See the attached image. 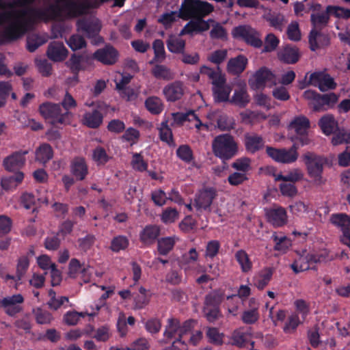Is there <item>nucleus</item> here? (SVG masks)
<instances>
[{"label":"nucleus","mask_w":350,"mask_h":350,"mask_svg":"<svg viewBox=\"0 0 350 350\" xmlns=\"http://www.w3.org/2000/svg\"><path fill=\"white\" fill-rule=\"evenodd\" d=\"M302 159L310 178L316 185H321L323 183L322 174L324 166L327 163V159L313 152H306L302 155Z\"/></svg>","instance_id":"obj_5"},{"label":"nucleus","mask_w":350,"mask_h":350,"mask_svg":"<svg viewBox=\"0 0 350 350\" xmlns=\"http://www.w3.org/2000/svg\"><path fill=\"white\" fill-rule=\"evenodd\" d=\"M68 45L73 51L81 49L85 46L86 43L84 38L79 35H72L67 41Z\"/></svg>","instance_id":"obj_64"},{"label":"nucleus","mask_w":350,"mask_h":350,"mask_svg":"<svg viewBox=\"0 0 350 350\" xmlns=\"http://www.w3.org/2000/svg\"><path fill=\"white\" fill-rule=\"evenodd\" d=\"M94 57L104 64H113L118 59V51L111 46H106L98 49Z\"/></svg>","instance_id":"obj_19"},{"label":"nucleus","mask_w":350,"mask_h":350,"mask_svg":"<svg viewBox=\"0 0 350 350\" xmlns=\"http://www.w3.org/2000/svg\"><path fill=\"white\" fill-rule=\"evenodd\" d=\"M48 57L54 62L64 60L68 55V50L60 42H53L49 44L46 51Z\"/></svg>","instance_id":"obj_21"},{"label":"nucleus","mask_w":350,"mask_h":350,"mask_svg":"<svg viewBox=\"0 0 350 350\" xmlns=\"http://www.w3.org/2000/svg\"><path fill=\"white\" fill-rule=\"evenodd\" d=\"M152 74L154 77L165 81L174 79L175 73L168 67L162 64H157L152 69Z\"/></svg>","instance_id":"obj_36"},{"label":"nucleus","mask_w":350,"mask_h":350,"mask_svg":"<svg viewBox=\"0 0 350 350\" xmlns=\"http://www.w3.org/2000/svg\"><path fill=\"white\" fill-rule=\"evenodd\" d=\"M301 321L297 314H292L287 319L284 327V332L287 334H291L295 331Z\"/></svg>","instance_id":"obj_60"},{"label":"nucleus","mask_w":350,"mask_h":350,"mask_svg":"<svg viewBox=\"0 0 350 350\" xmlns=\"http://www.w3.org/2000/svg\"><path fill=\"white\" fill-rule=\"evenodd\" d=\"M250 96L246 88L240 87L234 90L230 102L239 107H245L250 103Z\"/></svg>","instance_id":"obj_34"},{"label":"nucleus","mask_w":350,"mask_h":350,"mask_svg":"<svg viewBox=\"0 0 350 350\" xmlns=\"http://www.w3.org/2000/svg\"><path fill=\"white\" fill-rule=\"evenodd\" d=\"M53 155L52 148L48 144H41L36 150V159L42 163L48 162Z\"/></svg>","instance_id":"obj_41"},{"label":"nucleus","mask_w":350,"mask_h":350,"mask_svg":"<svg viewBox=\"0 0 350 350\" xmlns=\"http://www.w3.org/2000/svg\"><path fill=\"white\" fill-rule=\"evenodd\" d=\"M231 90V88L226 84V79L213 86L212 91L215 101L217 103L230 101L229 96Z\"/></svg>","instance_id":"obj_24"},{"label":"nucleus","mask_w":350,"mask_h":350,"mask_svg":"<svg viewBox=\"0 0 350 350\" xmlns=\"http://www.w3.org/2000/svg\"><path fill=\"white\" fill-rule=\"evenodd\" d=\"M37 200L40 202L41 203L48 204L49 202L47 198H44V200H42L41 198H37ZM36 201V198L31 193H25L21 197V204L26 210L32 209L33 213H34L37 210Z\"/></svg>","instance_id":"obj_45"},{"label":"nucleus","mask_w":350,"mask_h":350,"mask_svg":"<svg viewBox=\"0 0 350 350\" xmlns=\"http://www.w3.org/2000/svg\"><path fill=\"white\" fill-rule=\"evenodd\" d=\"M213 152L215 157L223 161H228L238 154V144L230 134L216 136L212 142Z\"/></svg>","instance_id":"obj_4"},{"label":"nucleus","mask_w":350,"mask_h":350,"mask_svg":"<svg viewBox=\"0 0 350 350\" xmlns=\"http://www.w3.org/2000/svg\"><path fill=\"white\" fill-rule=\"evenodd\" d=\"M36 0H13L4 2L0 0V25L7 24L3 35L10 40H16L23 36L30 28L31 20L27 17L30 12L34 18L40 19L32 12L33 8L28 6Z\"/></svg>","instance_id":"obj_1"},{"label":"nucleus","mask_w":350,"mask_h":350,"mask_svg":"<svg viewBox=\"0 0 350 350\" xmlns=\"http://www.w3.org/2000/svg\"><path fill=\"white\" fill-rule=\"evenodd\" d=\"M297 258H295L291 267L296 273L308 270L313 263L320 262V257L308 252L306 250L297 251Z\"/></svg>","instance_id":"obj_12"},{"label":"nucleus","mask_w":350,"mask_h":350,"mask_svg":"<svg viewBox=\"0 0 350 350\" xmlns=\"http://www.w3.org/2000/svg\"><path fill=\"white\" fill-rule=\"evenodd\" d=\"M234 120L232 117L221 114L217 119V126L222 131H230L234 127Z\"/></svg>","instance_id":"obj_59"},{"label":"nucleus","mask_w":350,"mask_h":350,"mask_svg":"<svg viewBox=\"0 0 350 350\" xmlns=\"http://www.w3.org/2000/svg\"><path fill=\"white\" fill-rule=\"evenodd\" d=\"M229 302L227 304V310L229 314L232 316H237L239 309L241 301L236 295L228 297Z\"/></svg>","instance_id":"obj_63"},{"label":"nucleus","mask_w":350,"mask_h":350,"mask_svg":"<svg viewBox=\"0 0 350 350\" xmlns=\"http://www.w3.org/2000/svg\"><path fill=\"white\" fill-rule=\"evenodd\" d=\"M159 130V137L162 142H166L170 146L174 144L172 131L167 124V121L162 122Z\"/></svg>","instance_id":"obj_52"},{"label":"nucleus","mask_w":350,"mask_h":350,"mask_svg":"<svg viewBox=\"0 0 350 350\" xmlns=\"http://www.w3.org/2000/svg\"><path fill=\"white\" fill-rule=\"evenodd\" d=\"M103 116L98 109L86 111L83 116V124L91 129H96L103 123Z\"/></svg>","instance_id":"obj_27"},{"label":"nucleus","mask_w":350,"mask_h":350,"mask_svg":"<svg viewBox=\"0 0 350 350\" xmlns=\"http://www.w3.org/2000/svg\"><path fill=\"white\" fill-rule=\"evenodd\" d=\"M129 245V240L126 237L118 236L114 237L111 243L110 248L114 252L125 250Z\"/></svg>","instance_id":"obj_58"},{"label":"nucleus","mask_w":350,"mask_h":350,"mask_svg":"<svg viewBox=\"0 0 350 350\" xmlns=\"http://www.w3.org/2000/svg\"><path fill=\"white\" fill-rule=\"evenodd\" d=\"M198 3V0H184L180 9V17L185 20L189 18L194 20L195 15H196Z\"/></svg>","instance_id":"obj_31"},{"label":"nucleus","mask_w":350,"mask_h":350,"mask_svg":"<svg viewBox=\"0 0 350 350\" xmlns=\"http://www.w3.org/2000/svg\"><path fill=\"white\" fill-rule=\"evenodd\" d=\"M251 308L245 310L241 316V320L245 324H253L259 319L258 304L256 303L254 299H250Z\"/></svg>","instance_id":"obj_32"},{"label":"nucleus","mask_w":350,"mask_h":350,"mask_svg":"<svg viewBox=\"0 0 350 350\" xmlns=\"http://www.w3.org/2000/svg\"><path fill=\"white\" fill-rule=\"evenodd\" d=\"M173 118V124H181L185 121H191L193 119H196L197 117L193 111H189L187 113L176 112L172 113Z\"/></svg>","instance_id":"obj_57"},{"label":"nucleus","mask_w":350,"mask_h":350,"mask_svg":"<svg viewBox=\"0 0 350 350\" xmlns=\"http://www.w3.org/2000/svg\"><path fill=\"white\" fill-rule=\"evenodd\" d=\"M266 21L275 29L282 31L287 23L283 14L276 12L269 13L265 16Z\"/></svg>","instance_id":"obj_35"},{"label":"nucleus","mask_w":350,"mask_h":350,"mask_svg":"<svg viewBox=\"0 0 350 350\" xmlns=\"http://www.w3.org/2000/svg\"><path fill=\"white\" fill-rule=\"evenodd\" d=\"M319 126L326 135H331L338 129V122L332 114L323 116L319 121Z\"/></svg>","instance_id":"obj_30"},{"label":"nucleus","mask_w":350,"mask_h":350,"mask_svg":"<svg viewBox=\"0 0 350 350\" xmlns=\"http://www.w3.org/2000/svg\"><path fill=\"white\" fill-rule=\"evenodd\" d=\"M71 172L79 180H83L88 173V168L85 159L81 157H77L71 163Z\"/></svg>","instance_id":"obj_28"},{"label":"nucleus","mask_w":350,"mask_h":350,"mask_svg":"<svg viewBox=\"0 0 350 350\" xmlns=\"http://www.w3.org/2000/svg\"><path fill=\"white\" fill-rule=\"evenodd\" d=\"M277 80L273 72L265 67H262L250 78L249 85L254 90H262L267 85H276Z\"/></svg>","instance_id":"obj_8"},{"label":"nucleus","mask_w":350,"mask_h":350,"mask_svg":"<svg viewBox=\"0 0 350 350\" xmlns=\"http://www.w3.org/2000/svg\"><path fill=\"white\" fill-rule=\"evenodd\" d=\"M166 44L168 50L174 53H183L185 47V41L174 36H170Z\"/></svg>","instance_id":"obj_43"},{"label":"nucleus","mask_w":350,"mask_h":350,"mask_svg":"<svg viewBox=\"0 0 350 350\" xmlns=\"http://www.w3.org/2000/svg\"><path fill=\"white\" fill-rule=\"evenodd\" d=\"M241 120L245 124H252L259 119H265L266 116L260 112L246 110L240 113Z\"/></svg>","instance_id":"obj_51"},{"label":"nucleus","mask_w":350,"mask_h":350,"mask_svg":"<svg viewBox=\"0 0 350 350\" xmlns=\"http://www.w3.org/2000/svg\"><path fill=\"white\" fill-rule=\"evenodd\" d=\"M278 58L282 62L293 64L298 62L300 57L299 49L292 45H286L278 52Z\"/></svg>","instance_id":"obj_23"},{"label":"nucleus","mask_w":350,"mask_h":350,"mask_svg":"<svg viewBox=\"0 0 350 350\" xmlns=\"http://www.w3.org/2000/svg\"><path fill=\"white\" fill-rule=\"evenodd\" d=\"M160 228L157 226L150 225L146 226L140 233L141 241L146 244L152 243L159 237Z\"/></svg>","instance_id":"obj_33"},{"label":"nucleus","mask_w":350,"mask_h":350,"mask_svg":"<svg viewBox=\"0 0 350 350\" xmlns=\"http://www.w3.org/2000/svg\"><path fill=\"white\" fill-rule=\"evenodd\" d=\"M185 94V85L180 81H175L166 85L163 94L167 102H176L182 98Z\"/></svg>","instance_id":"obj_17"},{"label":"nucleus","mask_w":350,"mask_h":350,"mask_svg":"<svg viewBox=\"0 0 350 350\" xmlns=\"http://www.w3.org/2000/svg\"><path fill=\"white\" fill-rule=\"evenodd\" d=\"M245 146L247 151L253 154L263 148L265 140L256 133H247L245 135Z\"/></svg>","instance_id":"obj_25"},{"label":"nucleus","mask_w":350,"mask_h":350,"mask_svg":"<svg viewBox=\"0 0 350 350\" xmlns=\"http://www.w3.org/2000/svg\"><path fill=\"white\" fill-rule=\"evenodd\" d=\"M271 238L275 243L274 250L279 252L280 254L286 253L291 247V241L285 236H279L274 233Z\"/></svg>","instance_id":"obj_40"},{"label":"nucleus","mask_w":350,"mask_h":350,"mask_svg":"<svg viewBox=\"0 0 350 350\" xmlns=\"http://www.w3.org/2000/svg\"><path fill=\"white\" fill-rule=\"evenodd\" d=\"M92 157L93 159L99 165H105L110 159L105 150L100 146L94 150Z\"/></svg>","instance_id":"obj_62"},{"label":"nucleus","mask_w":350,"mask_h":350,"mask_svg":"<svg viewBox=\"0 0 350 350\" xmlns=\"http://www.w3.org/2000/svg\"><path fill=\"white\" fill-rule=\"evenodd\" d=\"M332 223L342 232L340 241L350 247V220H332Z\"/></svg>","instance_id":"obj_42"},{"label":"nucleus","mask_w":350,"mask_h":350,"mask_svg":"<svg viewBox=\"0 0 350 350\" xmlns=\"http://www.w3.org/2000/svg\"><path fill=\"white\" fill-rule=\"evenodd\" d=\"M28 150H19L6 157L3 161V166L8 172H14L21 168L26 162L25 156Z\"/></svg>","instance_id":"obj_16"},{"label":"nucleus","mask_w":350,"mask_h":350,"mask_svg":"<svg viewBox=\"0 0 350 350\" xmlns=\"http://www.w3.org/2000/svg\"><path fill=\"white\" fill-rule=\"evenodd\" d=\"M336 8L333 5H328L323 12H312L310 15V22L312 25V29L322 30L327 26L330 16L336 13Z\"/></svg>","instance_id":"obj_14"},{"label":"nucleus","mask_w":350,"mask_h":350,"mask_svg":"<svg viewBox=\"0 0 350 350\" xmlns=\"http://www.w3.org/2000/svg\"><path fill=\"white\" fill-rule=\"evenodd\" d=\"M147 110L152 114H159L163 109L162 100L157 96H150L145 101Z\"/></svg>","instance_id":"obj_46"},{"label":"nucleus","mask_w":350,"mask_h":350,"mask_svg":"<svg viewBox=\"0 0 350 350\" xmlns=\"http://www.w3.org/2000/svg\"><path fill=\"white\" fill-rule=\"evenodd\" d=\"M194 321L189 320L185 321L183 325H180L179 321L176 318H169L164 330V337L167 339H172L176 336L178 338L172 344L173 350H186L187 345L182 338L193 327Z\"/></svg>","instance_id":"obj_2"},{"label":"nucleus","mask_w":350,"mask_h":350,"mask_svg":"<svg viewBox=\"0 0 350 350\" xmlns=\"http://www.w3.org/2000/svg\"><path fill=\"white\" fill-rule=\"evenodd\" d=\"M298 146L294 144L289 149H277L267 146L266 152L267 154L277 162L282 163H291L297 161L298 158Z\"/></svg>","instance_id":"obj_10"},{"label":"nucleus","mask_w":350,"mask_h":350,"mask_svg":"<svg viewBox=\"0 0 350 350\" xmlns=\"http://www.w3.org/2000/svg\"><path fill=\"white\" fill-rule=\"evenodd\" d=\"M152 48L154 50V57L149 63L150 64H153L154 62L162 63L165 59L163 42L159 39L155 40L152 44Z\"/></svg>","instance_id":"obj_47"},{"label":"nucleus","mask_w":350,"mask_h":350,"mask_svg":"<svg viewBox=\"0 0 350 350\" xmlns=\"http://www.w3.org/2000/svg\"><path fill=\"white\" fill-rule=\"evenodd\" d=\"M273 273V269L271 267H265L262 269L254 279L255 286L258 289H263L271 280Z\"/></svg>","instance_id":"obj_38"},{"label":"nucleus","mask_w":350,"mask_h":350,"mask_svg":"<svg viewBox=\"0 0 350 350\" xmlns=\"http://www.w3.org/2000/svg\"><path fill=\"white\" fill-rule=\"evenodd\" d=\"M231 166L238 172L246 174L251 170V159L245 157L239 158L231 164Z\"/></svg>","instance_id":"obj_53"},{"label":"nucleus","mask_w":350,"mask_h":350,"mask_svg":"<svg viewBox=\"0 0 350 350\" xmlns=\"http://www.w3.org/2000/svg\"><path fill=\"white\" fill-rule=\"evenodd\" d=\"M178 240L176 237H169L158 240V251L161 255L167 254L174 247L175 243Z\"/></svg>","instance_id":"obj_44"},{"label":"nucleus","mask_w":350,"mask_h":350,"mask_svg":"<svg viewBox=\"0 0 350 350\" xmlns=\"http://www.w3.org/2000/svg\"><path fill=\"white\" fill-rule=\"evenodd\" d=\"M79 31L83 32L87 37L96 36L100 30V25L98 19L83 18L77 21Z\"/></svg>","instance_id":"obj_18"},{"label":"nucleus","mask_w":350,"mask_h":350,"mask_svg":"<svg viewBox=\"0 0 350 350\" xmlns=\"http://www.w3.org/2000/svg\"><path fill=\"white\" fill-rule=\"evenodd\" d=\"M215 196L216 192L214 189L208 188L201 190L196 195L193 204H187L185 206L189 211H192L193 206L197 212L206 211L209 208Z\"/></svg>","instance_id":"obj_11"},{"label":"nucleus","mask_w":350,"mask_h":350,"mask_svg":"<svg viewBox=\"0 0 350 350\" xmlns=\"http://www.w3.org/2000/svg\"><path fill=\"white\" fill-rule=\"evenodd\" d=\"M310 48L315 51L317 49L329 44V38L327 34L321 33V30L312 29L309 35Z\"/></svg>","instance_id":"obj_22"},{"label":"nucleus","mask_w":350,"mask_h":350,"mask_svg":"<svg viewBox=\"0 0 350 350\" xmlns=\"http://www.w3.org/2000/svg\"><path fill=\"white\" fill-rule=\"evenodd\" d=\"M49 299L47 301V305L51 310H57L62 306L65 304V303L69 302V299L66 296H57L56 293L50 289L49 291Z\"/></svg>","instance_id":"obj_39"},{"label":"nucleus","mask_w":350,"mask_h":350,"mask_svg":"<svg viewBox=\"0 0 350 350\" xmlns=\"http://www.w3.org/2000/svg\"><path fill=\"white\" fill-rule=\"evenodd\" d=\"M94 314L95 313L89 314L87 312L68 311L64 315L63 320L68 325H75L78 323L80 318H83L87 315L93 316Z\"/></svg>","instance_id":"obj_48"},{"label":"nucleus","mask_w":350,"mask_h":350,"mask_svg":"<svg viewBox=\"0 0 350 350\" xmlns=\"http://www.w3.org/2000/svg\"><path fill=\"white\" fill-rule=\"evenodd\" d=\"M232 34L234 38L243 40L256 48L262 45L259 33L249 25H239L233 28Z\"/></svg>","instance_id":"obj_9"},{"label":"nucleus","mask_w":350,"mask_h":350,"mask_svg":"<svg viewBox=\"0 0 350 350\" xmlns=\"http://www.w3.org/2000/svg\"><path fill=\"white\" fill-rule=\"evenodd\" d=\"M213 6L206 2L198 0L196 15L194 20L187 23L181 30L180 35L192 34L193 32H202L209 29V21H206L203 18L213 11ZM211 22L213 21L210 20Z\"/></svg>","instance_id":"obj_3"},{"label":"nucleus","mask_w":350,"mask_h":350,"mask_svg":"<svg viewBox=\"0 0 350 350\" xmlns=\"http://www.w3.org/2000/svg\"><path fill=\"white\" fill-rule=\"evenodd\" d=\"M303 96L310 101V105L314 111H324L334 107L338 100V96L334 93L320 94L314 90H306Z\"/></svg>","instance_id":"obj_6"},{"label":"nucleus","mask_w":350,"mask_h":350,"mask_svg":"<svg viewBox=\"0 0 350 350\" xmlns=\"http://www.w3.org/2000/svg\"><path fill=\"white\" fill-rule=\"evenodd\" d=\"M235 258L241 266L243 272H248L252 268V262L245 251L241 250L236 252Z\"/></svg>","instance_id":"obj_49"},{"label":"nucleus","mask_w":350,"mask_h":350,"mask_svg":"<svg viewBox=\"0 0 350 350\" xmlns=\"http://www.w3.org/2000/svg\"><path fill=\"white\" fill-rule=\"evenodd\" d=\"M45 40L38 35L29 36L27 40V48L29 52H34L39 46L42 45Z\"/></svg>","instance_id":"obj_61"},{"label":"nucleus","mask_w":350,"mask_h":350,"mask_svg":"<svg viewBox=\"0 0 350 350\" xmlns=\"http://www.w3.org/2000/svg\"><path fill=\"white\" fill-rule=\"evenodd\" d=\"M334 133L332 139V144L334 146H338L342 144H349L350 142V133L345 129H337Z\"/></svg>","instance_id":"obj_54"},{"label":"nucleus","mask_w":350,"mask_h":350,"mask_svg":"<svg viewBox=\"0 0 350 350\" xmlns=\"http://www.w3.org/2000/svg\"><path fill=\"white\" fill-rule=\"evenodd\" d=\"M247 62V59L245 55H239L228 60L226 70L232 75L239 76L245 70Z\"/></svg>","instance_id":"obj_20"},{"label":"nucleus","mask_w":350,"mask_h":350,"mask_svg":"<svg viewBox=\"0 0 350 350\" xmlns=\"http://www.w3.org/2000/svg\"><path fill=\"white\" fill-rule=\"evenodd\" d=\"M310 126L309 120L305 117L296 118L289 124V129L298 135H306Z\"/></svg>","instance_id":"obj_37"},{"label":"nucleus","mask_w":350,"mask_h":350,"mask_svg":"<svg viewBox=\"0 0 350 350\" xmlns=\"http://www.w3.org/2000/svg\"><path fill=\"white\" fill-rule=\"evenodd\" d=\"M33 314L38 324H50L53 320V315L49 311L40 308L33 309Z\"/></svg>","instance_id":"obj_50"},{"label":"nucleus","mask_w":350,"mask_h":350,"mask_svg":"<svg viewBox=\"0 0 350 350\" xmlns=\"http://www.w3.org/2000/svg\"><path fill=\"white\" fill-rule=\"evenodd\" d=\"M308 83L318 87L321 92L333 90L336 88L334 79L323 72H316L310 75Z\"/></svg>","instance_id":"obj_15"},{"label":"nucleus","mask_w":350,"mask_h":350,"mask_svg":"<svg viewBox=\"0 0 350 350\" xmlns=\"http://www.w3.org/2000/svg\"><path fill=\"white\" fill-rule=\"evenodd\" d=\"M39 111L44 119L53 125L66 124L69 121V112L63 111L60 104L42 103L40 105Z\"/></svg>","instance_id":"obj_7"},{"label":"nucleus","mask_w":350,"mask_h":350,"mask_svg":"<svg viewBox=\"0 0 350 350\" xmlns=\"http://www.w3.org/2000/svg\"><path fill=\"white\" fill-rule=\"evenodd\" d=\"M23 173L18 172L12 176L1 178V186L2 189L6 191H13L23 181Z\"/></svg>","instance_id":"obj_29"},{"label":"nucleus","mask_w":350,"mask_h":350,"mask_svg":"<svg viewBox=\"0 0 350 350\" xmlns=\"http://www.w3.org/2000/svg\"><path fill=\"white\" fill-rule=\"evenodd\" d=\"M200 72L201 75L207 77L213 86L226 79L225 75L221 72L219 66H217V68L214 69L206 66H202L200 67Z\"/></svg>","instance_id":"obj_26"},{"label":"nucleus","mask_w":350,"mask_h":350,"mask_svg":"<svg viewBox=\"0 0 350 350\" xmlns=\"http://www.w3.org/2000/svg\"><path fill=\"white\" fill-rule=\"evenodd\" d=\"M228 56V51L226 49H218L211 53L207 59L210 62L219 66L222 62L225 61Z\"/></svg>","instance_id":"obj_55"},{"label":"nucleus","mask_w":350,"mask_h":350,"mask_svg":"<svg viewBox=\"0 0 350 350\" xmlns=\"http://www.w3.org/2000/svg\"><path fill=\"white\" fill-rule=\"evenodd\" d=\"M24 297L21 294L8 295L2 298V309L10 317H14L23 310Z\"/></svg>","instance_id":"obj_13"},{"label":"nucleus","mask_w":350,"mask_h":350,"mask_svg":"<svg viewBox=\"0 0 350 350\" xmlns=\"http://www.w3.org/2000/svg\"><path fill=\"white\" fill-rule=\"evenodd\" d=\"M222 297L220 294L216 292H212L206 295L204 299V306L203 308H219Z\"/></svg>","instance_id":"obj_56"}]
</instances>
